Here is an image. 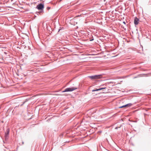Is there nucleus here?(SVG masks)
<instances>
[{
    "mask_svg": "<svg viewBox=\"0 0 151 151\" xmlns=\"http://www.w3.org/2000/svg\"><path fill=\"white\" fill-rule=\"evenodd\" d=\"M91 79H99L102 78V75H96L91 76H88Z\"/></svg>",
    "mask_w": 151,
    "mask_h": 151,
    "instance_id": "f257e3e1",
    "label": "nucleus"
},
{
    "mask_svg": "<svg viewBox=\"0 0 151 151\" xmlns=\"http://www.w3.org/2000/svg\"><path fill=\"white\" fill-rule=\"evenodd\" d=\"M77 89V88L76 87H72V88H66L65 90L62 91L63 92H65L68 91H71L75 90Z\"/></svg>",
    "mask_w": 151,
    "mask_h": 151,
    "instance_id": "f03ea898",
    "label": "nucleus"
},
{
    "mask_svg": "<svg viewBox=\"0 0 151 151\" xmlns=\"http://www.w3.org/2000/svg\"><path fill=\"white\" fill-rule=\"evenodd\" d=\"M36 8L39 10H43L44 8V5L40 3L37 6Z\"/></svg>",
    "mask_w": 151,
    "mask_h": 151,
    "instance_id": "7ed1b4c3",
    "label": "nucleus"
},
{
    "mask_svg": "<svg viewBox=\"0 0 151 151\" xmlns=\"http://www.w3.org/2000/svg\"><path fill=\"white\" fill-rule=\"evenodd\" d=\"M9 129H8L6 130V132L5 133V137L6 139H7L9 134Z\"/></svg>",
    "mask_w": 151,
    "mask_h": 151,
    "instance_id": "20e7f679",
    "label": "nucleus"
},
{
    "mask_svg": "<svg viewBox=\"0 0 151 151\" xmlns=\"http://www.w3.org/2000/svg\"><path fill=\"white\" fill-rule=\"evenodd\" d=\"M132 104L131 103H129V104H126L125 105H123L122 106H120L119 107V108H122L126 107H129L131 106H132Z\"/></svg>",
    "mask_w": 151,
    "mask_h": 151,
    "instance_id": "39448f33",
    "label": "nucleus"
},
{
    "mask_svg": "<svg viewBox=\"0 0 151 151\" xmlns=\"http://www.w3.org/2000/svg\"><path fill=\"white\" fill-rule=\"evenodd\" d=\"M139 19L137 18L136 17L135 18L134 21V23L135 25H137L139 23Z\"/></svg>",
    "mask_w": 151,
    "mask_h": 151,
    "instance_id": "423d86ee",
    "label": "nucleus"
},
{
    "mask_svg": "<svg viewBox=\"0 0 151 151\" xmlns=\"http://www.w3.org/2000/svg\"><path fill=\"white\" fill-rule=\"evenodd\" d=\"M99 91V89L95 88L93 90H92V91L93 92H94V91Z\"/></svg>",
    "mask_w": 151,
    "mask_h": 151,
    "instance_id": "0eeeda50",
    "label": "nucleus"
},
{
    "mask_svg": "<svg viewBox=\"0 0 151 151\" xmlns=\"http://www.w3.org/2000/svg\"><path fill=\"white\" fill-rule=\"evenodd\" d=\"M106 88L105 87L101 88H99V91Z\"/></svg>",
    "mask_w": 151,
    "mask_h": 151,
    "instance_id": "6e6552de",
    "label": "nucleus"
},
{
    "mask_svg": "<svg viewBox=\"0 0 151 151\" xmlns=\"http://www.w3.org/2000/svg\"><path fill=\"white\" fill-rule=\"evenodd\" d=\"M51 8L50 7H47V10H49V9H50Z\"/></svg>",
    "mask_w": 151,
    "mask_h": 151,
    "instance_id": "1a4fd4ad",
    "label": "nucleus"
},
{
    "mask_svg": "<svg viewBox=\"0 0 151 151\" xmlns=\"http://www.w3.org/2000/svg\"><path fill=\"white\" fill-rule=\"evenodd\" d=\"M93 40V39H91L90 40V41H92Z\"/></svg>",
    "mask_w": 151,
    "mask_h": 151,
    "instance_id": "9d476101",
    "label": "nucleus"
},
{
    "mask_svg": "<svg viewBox=\"0 0 151 151\" xmlns=\"http://www.w3.org/2000/svg\"><path fill=\"white\" fill-rule=\"evenodd\" d=\"M118 127H116L115 128V129H118Z\"/></svg>",
    "mask_w": 151,
    "mask_h": 151,
    "instance_id": "9b49d317",
    "label": "nucleus"
},
{
    "mask_svg": "<svg viewBox=\"0 0 151 151\" xmlns=\"http://www.w3.org/2000/svg\"><path fill=\"white\" fill-rule=\"evenodd\" d=\"M123 23L124 24H126V23H125V22H124V21L123 22Z\"/></svg>",
    "mask_w": 151,
    "mask_h": 151,
    "instance_id": "f8f14e48",
    "label": "nucleus"
},
{
    "mask_svg": "<svg viewBox=\"0 0 151 151\" xmlns=\"http://www.w3.org/2000/svg\"><path fill=\"white\" fill-rule=\"evenodd\" d=\"M76 16V17H78V16Z\"/></svg>",
    "mask_w": 151,
    "mask_h": 151,
    "instance_id": "ddd939ff",
    "label": "nucleus"
},
{
    "mask_svg": "<svg viewBox=\"0 0 151 151\" xmlns=\"http://www.w3.org/2000/svg\"><path fill=\"white\" fill-rule=\"evenodd\" d=\"M40 13H41V12H39Z\"/></svg>",
    "mask_w": 151,
    "mask_h": 151,
    "instance_id": "4468645a",
    "label": "nucleus"
}]
</instances>
